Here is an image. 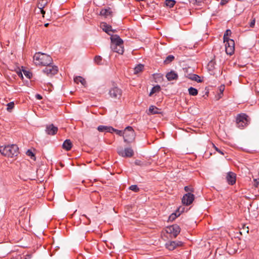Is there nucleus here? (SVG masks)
<instances>
[{"mask_svg":"<svg viewBox=\"0 0 259 259\" xmlns=\"http://www.w3.org/2000/svg\"><path fill=\"white\" fill-rule=\"evenodd\" d=\"M33 61L36 65L46 66L52 64V57L46 54L40 52L36 53L33 57Z\"/></svg>","mask_w":259,"mask_h":259,"instance_id":"obj_1","label":"nucleus"},{"mask_svg":"<svg viewBox=\"0 0 259 259\" xmlns=\"http://www.w3.org/2000/svg\"><path fill=\"white\" fill-rule=\"evenodd\" d=\"M0 153L4 156L13 157L18 155L19 148L16 145L0 146Z\"/></svg>","mask_w":259,"mask_h":259,"instance_id":"obj_2","label":"nucleus"},{"mask_svg":"<svg viewBox=\"0 0 259 259\" xmlns=\"http://www.w3.org/2000/svg\"><path fill=\"white\" fill-rule=\"evenodd\" d=\"M236 126L240 129H244L250 122V118L244 113H241L236 115L235 118Z\"/></svg>","mask_w":259,"mask_h":259,"instance_id":"obj_3","label":"nucleus"},{"mask_svg":"<svg viewBox=\"0 0 259 259\" xmlns=\"http://www.w3.org/2000/svg\"><path fill=\"white\" fill-rule=\"evenodd\" d=\"M124 141L127 143L133 141L135 138V133L131 126H127L125 128L123 133Z\"/></svg>","mask_w":259,"mask_h":259,"instance_id":"obj_4","label":"nucleus"},{"mask_svg":"<svg viewBox=\"0 0 259 259\" xmlns=\"http://www.w3.org/2000/svg\"><path fill=\"white\" fill-rule=\"evenodd\" d=\"M167 233L170 234V236L173 238H176L180 234L181 228L177 224H174L168 226L165 230Z\"/></svg>","mask_w":259,"mask_h":259,"instance_id":"obj_5","label":"nucleus"},{"mask_svg":"<svg viewBox=\"0 0 259 259\" xmlns=\"http://www.w3.org/2000/svg\"><path fill=\"white\" fill-rule=\"evenodd\" d=\"M225 43L226 53L227 54L232 55L234 53L235 42L233 39L224 41Z\"/></svg>","mask_w":259,"mask_h":259,"instance_id":"obj_6","label":"nucleus"},{"mask_svg":"<svg viewBox=\"0 0 259 259\" xmlns=\"http://www.w3.org/2000/svg\"><path fill=\"white\" fill-rule=\"evenodd\" d=\"M118 154L123 157H132L134 154L133 150L131 148L123 149L119 148L117 149Z\"/></svg>","mask_w":259,"mask_h":259,"instance_id":"obj_7","label":"nucleus"},{"mask_svg":"<svg viewBox=\"0 0 259 259\" xmlns=\"http://www.w3.org/2000/svg\"><path fill=\"white\" fill-rule=\"evenodd\" d=\"M45 68L43 70V72L48 76H53L56 74L58 71V68L57 66L47 65Z\"/></svg>","mask_w":259,"mask_h":259,"instance_id":"obj_8","label":"nucleus"},{"mask_svg":"<svg viewBox=\"0 0 259 259\" xmlns=\"http://www.w3.org/2000/svg\"><path fill=\"white\" fill-rule=\"evenodd\" d=\"M109 94L112 98L119 99L122 95V90L117 87H114L109 90Z\"/></svg>","mask_w":259,"mask_h":259,"instance_id":"obj_9","label":"nucleus"},{"mask_svg":"<svg viewBox=\"0 0 259 259\" xmlns=\"http://www.w3.org/2000/svg\"><path fill=\"white\" fill-rule=\"evenodd\" d=\"M194 198V194L191 193H187L183 196L182 199V202L184 205L188 206L192 203Z\"/></svg>","mask_w":259,"mask_h":259,"instance_id":"obj_10","label":"nucleus"},{"mask_svg":"<svg viewBox=\"0 0 259 259\" xmlns=\"http://www.w3.org/2000/svg\"><path fill=\"white\" fill-rule=\"evenodd\" d=\"M183 245V242L180 241H169L165 244L166 248L169 250H173L177 247H181Z\"/></svg>","mask_w":259,"mask_h":259,"instance_id":"obj_11","label":"nucleus"},{"mask_svg":"<svg viewBox=\"0 0 259 259\" xmlns=\"http://www.w3.org/2000/svg\"><path fill=\"white\" fill-rule=\"evenodd\" d=\"M58 131V127L55 126L53 124H50L46 125L45 131L49 135L54 136L57 134Z\"/></svg>","mask_w":259,"mask_h":259,"instance_id":"obj_12","label":"nucleus"},{"mask_svg":"<svg viewBox=\"0 0 259 259\" xmlns=\"http://www.w3.org/2000/svg\"><path fill=\"white\" fill-rule=\"evenodd\" d=\"M111 45H114L115 46H123V41L117 35H111Z\"/></svg>","mask_w":259,"mask_h":259,"instance_id":"obj_13","label":"nucleus"},{"mask_svg":"<svg viewBox=\"0 0 259 259\" xmlns=\"http://www.w3.org/2000/svg\"><path fill=\"white\" fill-rule=\"evenodd\" d=\"M236 175L233 172H229L226 176V180L228 183L230 185H233L236 183Z\"/></svg>","mask_w":259,"mask_h":259,"instance_id":"obj_14","label":"nucleus"},{"mask_svg":"<svg viewBox=\"0 0 259 259\" xmlns=\"http://www.w3.org/2000/svg\"><path fill=\"white\" fill-rule=\"evenodd\" d=\"M97 130L100 132H106L112 133L115 131V128L110 126L99 125Z\"/></svg>","mask_w":259,"mask_h":259,"instance_id":"obj_15","label":"nucleus"},{"mask_svg":"<svg viewBox=\"0 0 259 259\" xmlns=\"http://www.w3.org/2000/svg\"><path fill=\"white\" fill-rule=\"evenodd\" d=\"M101 27L102 28L104 31L106 32L109 35H111V32H113V30L112 29V26L107 24L105 22L101 23Z\"/></svg>","mask_w":259,"mask_h":259,"instance_id":"obj_16","label":"nucleus"},{"mask_svg":"<svg viewBox=\"0 0 259 259\" xmlns=\"http://www.w3.org/2000/svg\"><path fill=\"white\" fill-rule=\"evenodd\" d=\"M166 77L168 81H172L178 79V75L174 71H171L166 74Z\"/></svg>","mask_w":259,"mask_h":259,"instance_id":"obj_17","label":"nucleus"},{"mask_svg":"<svg viewBox=\"0 0 259 259\" xmlns=\"http://www.w3.org/2000/svg\"><path fill=\"white\" fill-rule=\"evenodd\" d=\"M100 15L104 16L105 18L109 17L111 18L112 16V12L110 8L109 9H103L100 11Z\"/></svg>","mask_w":259,"mask_h":259,"instance_id":"obj_18","label":"nucleus"},{"mask_svg":"<svg viewBox=\"0 0 259 259\" xmlns=\"http://www.w3.org/2000/svg\"><path fill=\"white\" fill-rule=\"evenodd\" d=\"M47 4L48 1L40 0H39L37 3V7L40 10V12L42 14L43 17H44V15L45 14V11H44V8Z\"/></svg>","mask_w":259,"mask_h":259,"instance_id":"obj_19","label":"nucleus"},{"mask_svg":"<svg viewBox=\"0 0 259 259\" xmlns=\"http://www.w3.org/2000/svg\"><path fill=\"white\" fill-rule=\"evenodd\" d=\"M72 143L70 140L67 139L64 142L62 145V148L63 149L68 151L71 150L72 147Z\"/></svg>","mask_w":259,"mask_h":259,"instance_id":"obj_20","label":"nucleus"},{"mask_svg":"<svg viewBox=\"0 0 259 259\" xmlns=\"http://www.w3.org/2000/svg\"><path fill=\"white\" fill-rule=\"evenodd\" d=\"M111 49L115 52H116L119 54H122L124 52V49L123 46H115L114 45H111Z\"/></svg>","mask_w":259,"mask_h":259,"instance_id":"obj_21","label":"nucleus"},{"mask_svg":"<svg viewBox=\"0 0 259 259\" xmlns=\"http://www.w3.org/2000/svg\"><path fill=\"white\" fill-rule=\"evenodd\" d=\"M160 110L155 106L151 105L149 107L147 114L149 115H153L160 113Z\"/></svg>","mask_w":259,"mask_h":259,"instance_id":"obj_22","label":"nucleus"},{"mask_svg":"<svg viewBox=\"0 0 259 259\" xmlns=\"http://www.w3.org/2000/svg\"><path fill=\"white\" fill-rule=\"evenodd\" d=\"M74 81L77 84H78L80 82L82 85L84 87L87 84V82L85 79L80 76L75 77L74 78Z\"/></svg>","mask_w":259,"mask_h":259,"instance_id":"obj_23","label":"nucleus"},{"mask_svg":"<svg viewBox=\"0 0 259 259\" xmlns=\"http://www.w3.org/2000/svg\"><path fill=\"white\" fill-rule=\"evenodd\" d=\"M189 78L192 80L196 81L197 82H201L202 81V79L200 78V77L197 74H193L190 75Z\"/></svg>","mask_w":259,"mask_h":259,"instance_id":"obj_24","label":"nucleus"},{"mask_svg":"<svg viewBox=\"0 0 259 259\" xmlns=\"http://www.w3.org/2000/svg\"><path fill=\"white\" fill-rule=\"evenodd\" d=\"M216 65L215 61L214 60H211L207 64V69L209 71H212L215 68Z\"/></svg>","mask_w":259,"mask_h":259,"instance_id":"obj_25","label":"nucleus"},{"mask_svg":"<svg viewBox=\"0 0 259 259\" xmlns=\"http://www.w3.org/2000/svg\"><path fill=\"white\" fill-rule=\"evenodd\" d=\"M144 68V66L143 64H140L136 66L134 68V73L138 74L142 72Z\"/></svg>","mask_w":259,"mask_h":259,"instance_id":"obj_26","label":"nucleus"},{"mask_svg":"<svg viewBox=\"0 0 259 259\" xmlns=\"http://www.w3.org/2000/svg\"><path fill=\"white\" fill-rule=\"evenodd\" d=\"M160 87L159 85H156L152 88V90L149 94V96H151L153 94L158 93L160 91Z\"/></svg>","mask_w":259,"mask_h":259,"instance_id":"obj_27","label":"nucleus"},{"mask_svg":"<svg viewBox=\"0 0 259 259\" xmlns=\"http://www.w3.org/2000/svg\"><path fill=\"white\" fill-rule=\"evenodd\" d=\"M175 59V57L173 55H168L164 61V64H168L173 61Z\"/></svg>","mask_w":259,"mask_h":259,"instance_id":"obj_28","label":"nucleus"},{"mask_svg":"<svg viewBox=\"0 0 259 259\" xmlns=\"http://www.w3.org/2000/svg\"><path fill=\"white\" fill-rule=\"evenodd\" d=\"M189 94L191 96H196L198 94V91L196 89L190 87L188 89Z\"/></svg>","mask_w":259,"mask_h":259,"instance_id":"obj_29","label":"nucleus"},{"mask_svg":"<svg viewBox=\"0 0 259 259\" xmlns=\"http://www.w3.org/2000/svg\"><path fill=\"white\" fill-rule=\"evenodd\" d=\"M176 2L175 0H165V5L170 8H172L175 5Z\"/></svg>","mask_w":259,"mask_h":259,"instance_id":"obj_30","label":"nucleus"},{"mask_svg":"<svg viewBox=\"0 0 259 259\" xmlns=\"http://www.w3.org/2000/svg\"><path fill=\"white\" fill-rule=\"evenodd\" d=\"M180 215V213H178L177 211L171 213L168 218V220L170 221H174L177 217Z\"/></svg>","mask_w":259,"mask_h":259,"instance_id":"obj_31","label":"nucleus"},{"mask_svg":"<svg viewBox=\"0 0 259 259\" xmlns=\"http://www.w3.org/2000/svg\"><path fill=\"white\" fill-rule=\"evenodd\" d=\"M232 32L230 29H227L224 35V41L230 40L229 36H231Z\"/></svg>","mask_w":259,"mask_h":259,"instance_id":"obj_32","label":"nucleus"},{"mask_svg":"<svg viewBox=\"0 0 259 259\" xmlns=\"http://www.w3.org/2000/svg\"><path fill=\"white\" fill-rule=\"evenodd\" d=\"M102 58L100 56H96L94 58L95 62L98 65L102 64Z\"/></svg>","mask_w":259,"mask_h":259,"instance_id":"obj_33","label":"nucleus"},{"mask_svg":"<svg viewBox=\"0 0 259 259\" xmlns=\"http://www.w3.org/2000/svg\"><path fill=\"white\" fill-rule=\"evenodd\" d=\"M129 190H132L135 192H138L140 191L139 188L136 185H133L130 186Z\"/></svg>","mask_w":259,"mask_h":259,"instance_id":"obj_34","label":"nucleus"},{"mask_svg":"<svg viewBox=\"0 0 259 259\" xmlns=\"http://www.w3.org/2000/svg\"><path fill=\"white\" fill-rule=\"evenodd\" d=\"M23 72L24 74L27 78L30 79L32 77V73L31 72L27 71L26 70H23Z\"/></svg>","mask_w":259,"mask_h":259,"instance_id":"obj_35","label":"nucleus"},{"mask_svg":"<svg viewBox=\"0 0 259 259\" xmlns=\"http://www.w3.org/2000/svg\"><path fill=\"white\" fill-rule=\"evenodd\" d=\"M14 107V103L13 102H11L7 104V111L10 112L12 109Z\"/></svg>","mask_w":259,"mask_h":259,"instance_id":"obj_36","label":"nucleus"},{"mask_svg":"<svg viewBox=\"0 0 259 259\" xmlns=\"http://www.w3.org/2000/svg\"><path fill=\"white\" fill-rule=\"evenodd\" d=\"M26 154L27 156H30L32 159H34L35 158L34 153L30 150H28L27 151Z\"/></svg>","mask_w":259,"mask_h":259,"instance_id":"obj_37","label":"nucleus"},{"mask_svg":"<svg viewBox=\"0 0 259 259\" xmlns=\"http://www.w3.org/2000/svg\"><path fill=\"white\" fill-rule=\"evenodd\" d=\"M184 190L186 192H187L188 193H189V192H194V189L191 186H185L184 187Z\"/></svg>","mask_w":259,"mask_h":259,"instance_id":"obj_38","label":"nucleus"},{"mask_svg":"<svg viewBox=\"0 0 259 259\" xmlns=\"http://www.w3.org/2000/svg\"><path fill=\"white\" fill-rule=\"evenodd\" d=\"M185 208L184 206H181L179 208H177L176 211L178 213H180V214H181L182 212H183L185 211Z\"/></svg>","mask_w":259,"mask_h":259,"instance_id":"obj_39","label":"nucleus"},{"mask_svg":"<svg viewBox=\"0 0 259 259\" xmlns=\"http://www.w3.org/2000/svg\"><path fill=\"white\" fill-rule=\"evenodd\" d=\"M255 18H252L251 21L250 22V23L249 24L250 27L251 28H253L255 25Z\"/></svg>","mask_w":259,"mask_h":259,"instance_id":"obj_40","label":"nucleus"},{"mask_svg":"<svg viewBox=\"0 0 259 259\" xmlns=\"http://www.w3.org/2000/svg\"><path fill=\"white\" fill-rule=\"evenodd\" d=\"M114 132H116V133L119 136H123V132L121 131L115 129V131Z\"/></svg>","mask_w":259,"mask_h":259,"instance_id":"obj_41","label":"nucleus"},{"mask_svg":"<svg viewBox=\"0 0 259 259\" xmlns=\"http://www.w3.org/2000/svg\"><path fill=\"white\" fill-rule=\"evenodd\" d=\"M229 0H221L220 2V5L222 6H224L228 3Z\"/></svg>","mask_w":259,"mask_h":259,"instance_id":"obj_42","label":"nucleus"},{"mask_svg":"<svg viewBox=\"0 0 259 259\" xmlns=\"http://www.w3.org/2000/svg\"><path fill=\"white\" fill-rule=\"evenodd\" d=\"M215 150L218 152L219 153L222 154V155H224V153L220 149H219V148H218L217 147H215Z\"/></svg>","mask_w":259,"mask_h":259,"instance_id":"obj_43","label":"nucleus"},{"mask_svg":"<svg viewBox=\"0 0 259 259\" xmlns=\"http://www.w3.org/2000/svg\"><path fill=\"white\" fill-rule=\"evenodd\" d=\"M225 89V86L224 85H221L220 88V91L221 94H223V91Z\"/></svg>","mask_w":259,"mask_h":259,"instance_id":"obj_44","label":"nucleus"},{"mask_svg":"<svg viewBox=\"0 0 259 259\" xmlns=\"http://www.w3.org/2000/svg\"><path fill=\"white\" fill-rule=\"evenodd\" d=\"M17 74H18V75L22 79L23 78V74L21 72V71H18L17 72Z\"/></svg>","mask_w":259,"mask_h":259,"instance_id":"obj_45","label":"nucleus"},{"mask_svg":"<svg viewBox=\"0 0 259 259\" xmlns=\"http://www.w3.org/2000/svg\"><path fill=\"white\" fill-rule=\"evenodd\" d=\"M35 97L38 100H41L42 98V96L40 95H39V94H36L35 95Z\"/></svg>","mask_w":259,"mask_h":259,"instance_id":"obj_46","label":"nucleus"},{"mask_svg":"<svg viewBox=\"0 0 259 259\" xmlns=\"http://www.w3.org/2000/svg\"><path fill=\"white\" fill-rule=\"evenodd\" d=\"M195 2H196V3L198 6H201V5H200L201 1H198V0H195Z\"/></svg>","mask_w":259,"mask_h":259,"instance_id":"obj_47","label":"nucleus"},{"mask_svg":"<svg viewBox=\"0 0 259 259\" xmlns=\"http://www.w3.org/2000/svg\"><path fill=\"white\" fill-rule=\"evenodd\" d=\"M82 216H83L88 219V220H89V224H90L91 223V221H90V219H89L85 214H83Z\"/></svg>","mask_w":259,"mask_h":259,"instance_id":"obj_48","label":"nucleus"},{"mask_svg":"<svg viewBox=\"0 0 259 259\" xmlns=\"http://www.w3.org/2000/svg\"><path fill=\"white\" fill-rule=\"evenodd\" d=\"M135 163H136V164H137V165H139V162H138V161H135Z\"/></svg>","mask_w":259,"mask_h":259,"instance_id":"obj_49","label":"nucleus"},{"mask_svg":"<svg viewBox=\"0 0 259 259\" xmlns=\"http://www.w3.org/2000/svg\"><path fill=\"white\" fill-rule=\"evenodd\" d=\"M48 25H49V23H46V24H45V27H48Z\"/></svg>","mask_w":259,"mask_h":259,"instance_id":"obj_50","label":"nucleus"}]
</instances>
